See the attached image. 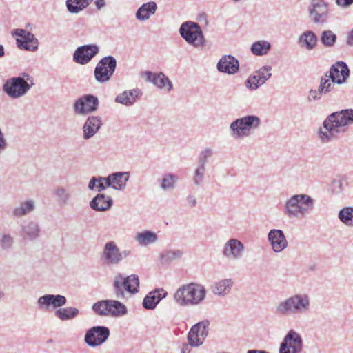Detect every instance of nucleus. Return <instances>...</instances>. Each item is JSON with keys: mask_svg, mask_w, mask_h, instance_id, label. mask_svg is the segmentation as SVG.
<instances>
[{"mask_svg": "<svg viewBox=\"0 0 353 353\" xmlns=\"http://www.w3.org/2000/svg\"><path fill=\"white\" fill-rule=\"evenodd\" d=\"M353 125V109H344L329 114L318 131L321 142L329 143L347 132Z\"/></svg>", "mask_w": 353, "mask_h": 353, "instance_id": "f257e3e1", "label": "nucleus"}, {"mask_svg": "<svg viewBox=\"0 0 353 353\" xmlns=\"http://www.w3.org/2000/svg\"><path fill=\"white\" fill-rule=\"evenodd\" d=\"M314 199L308 194H294L285 201L283 214L289 219H304L314 210Z\"/></svg>", "mask_w": 353, "mask_h": 353, "instance_id": "f03ea898", "label": "nucleus"}, {"mask_svg": "<svg viewBox=\"0 0 353 353\" xmlns=\"http://www.w3.org/2000/svg\"><path fill=\"white\" fill-rule=\"evenodd\" d=\"M207 290L204 285L190 283L179 287L174 294L175 303L181 307L199 305L205 299Z\"/></svg>", "mask_w": 353, "mask_h": 353, "instance_id": "7ed1b4c3", "label": "nucleus"}, {"mask_svg": "<svg viewBox=\"0 0 353 353\" xmlns=\"http://www.w3.org/2000/svg\"><path fill=\"white\" fill-rule=\"evenodd\" d=\"M311 309V300L306 293H296L279 301L275 312L280 316L306 314Z\"/></svg>", "mask_w": 353, "mask_h": 353, "instance_id": "20e7f679", "label": "nucleus"}, {"mask_svg": "<svg viewBox=\"0 0 353 353\" xmlns=\"http://www.w3.org/2000/svg\"><path fill=\"white\" fill-rule=\"evenodd\" d=\"M34 85V78L28 73L23 72L18 77L8 79L2 90L10 98L17 99L26 95Z\"/></svg>", "mask_w": 353, "mask_h": 353, "instance_id": "39448f33", "label": "nucleus"}, {"mask_svg": "<svg viewBox=\"0 0 353 353\" xmlns=\"http://www.w3.org/2000/svg\"><path fill=\"white\" fill-rule=\"evenodd\" d=\"M261 124V120L258 116L249 114L233 121L230 124L229 129L234 139H242L249 137Z\"/></svg>", "mask_w": 353, "mask_h": 353, "instance_id": "423d86ee", "label": "nucleus"}, {"mask_svg": "<svg viewBox=\"0 0 353 353\" xmlns=\"http://www.w3.org/2000/svg\"><path fill=\"white\" fill-rule=\"evenodd\" d=\"M181 37L190 45L194 48H203L206 41L202 29L199 23L194 21H185L179 28Z\"/></svg>", "mask_w": 353, "mask_h": 353, "instance_id": "0eeeda50", "label": "nucleus"}, {"mask_svg": "<svg viewBox=\"0 0 353 353\" xmlns=\"http://www.w3.org/2000/svg\"><path fill=\"white\" fill-rule=\"evenodd\" d=\"M139 288V279L137 274H131L126 277L118 274L114 277L113 291L115 297L118 299L125 298V290L130 294H134L138 292Z\"/></svg>", "mask_w": 353, "mask_h": 353, "instance_id": "6e6552de", "label": "nucleus"}, {"mask_svg": "<svg viewBox=\"0 0 353 353\" xmlns=\"http://www.w3.org/2000/svg\"><path fill=\"white\" fill-rule=\"evenodd\" d=\"M130 255H131L130 250L121 251L117 243L110 241L105 243L101 254V260L105 266L111 267L119 265Z\"/></svg>", "mask_w": 353, "mask_h": 353, "instance_id": "1a4fd4ad", "label": "nucleus"}, {"mask_svg": "<svg viewBox=\"0 0 353 353\" xmlns=\"http://www.w3.org/2000/svg\"><path fill=\"white\" fill-rule=\"evenodd\" d=\"M117 67V61L112 56L102 58L94 69V78L100 83L109 81L114 74Z\"/></svg>", "mask_w": 353, "mask_h": 353, "instance_id": "9d476101", "label": "nucleus"}, {"mask_svg": "<svg viewBox=\"0 0 353 353\" xmlns=\"http://www.w3.org/2000/svg\"><path fill=\"white\" fill-rule=\"evenodd\" d=\"M329 5L325 0H310L307 12L310 20L316 24L327 22L329 17Z\"/></svg>", "mask_w": 353, "mask_h": 353, "instance_id": "9b49d317", "label": "nucleus"}, {"mask_svg": "<svg viewBox=\"0 0 353 353\" xmlns=\"http://www.w3.org/2000/svg\"><path fill=\"white\" fill-rule=\"evenodd\" d=\"M99 105L98 98L92 94H84L77 99L74 104V112L77 115H88L95 112Z\"/></svg>", "mask_w": 353, "mask_h": 353, "instance_id": "f8f14e48", "label": "nucleus"}, {"mask_svg": "<svg viewBox=\"0 0 353 353\" xmlns=\"http://www.w3.org/2000/svg\"><path fill=\"white\" fill-rule=\"evenodd\" d=\"M302 349L301 336L295 330H290L280 345L279 353H301Z\"/></svg>", "mask_w": 353, "mask_h": 353, "instance_id": "ddd939ff", "label": "nucleus"}, {"mask_svg": "<svg viewBox=\"0 0 353 353\" xmlns=\"http://www.w3.org/2000/svg\"><path fill=\"white\" fill-rule=\"evenodd\" d=\"M110 334V330L107 327L94 326L87 330L84 340L88 346L95 347L103 344Z\"/></svg>", "mask_w": 353, "mask_h": 353, "instance_id": "4468645a", "label": "nucleus"}, {"mask_svg": "<svg viewBox=\"0 0 353 353\" xmlns=\"http://www.w3.org/2000/svg\"><path fill=\"white\" fill-rule=\"evenodd\" d=\"M271 71L272 67L270 65L260 68L246 79L245 87L250 90H257L271 77Z\"/></svg>", "mask_w": 353, "mask_h": 353, "instance_id": "2eb2a0df", "label": "nucleus"}, {"mask_svg": "<svg viewBox=\"0 0 353 353\" xmlns=\"http://www.w3.org/2000/svg\"><path fill=\"white\" fill-rule=\"evenodd\" d=\"M245 250V245L240 240L232 238L224 244L222 254L228 260L237 261L243 256Z\"/></svg>", "mask_w": 353, "mask_h": 353, "instance_id": "dca6fc26", "label": "nucleus"}, {"mask_svg": "<svg viewBox=\"0 0 353 353\" xmlns=\"http://www.w3.org/2000/svg\"><path fill=\"white\" fill-rule=\"evenodd\" d=\"M14 34L19 37L16 39L19 48L31 52H34L38 49V39L30 32L24 29H16Z\"/></svg>", "mask_w": 353, "mask_h": 353, "instance_id": "f3484780", "label": "nucleus"}, {"mask_svg": "<svg viewBox=\"0 0 353 353\" xmlns=\"http://www.w3.org/2000/svg\"><path fill=\"white\" fill-rule=\"evenodd\" d=\"M209 325V321H205L199 322L192 327L188 336L190 345L198 347L203 344L208 334V327Z\"/></svg>", "mask_w": 353, "mask_h": 353, "instance_id": "a211bd4d", "label": "nucleus"}, {"mask_svg": "<svg viewBox=\"0 0 353 353\" xmlns=\"http://www.w3.org/2000/svg\"><path fill=\"white\" fill-rule=\"evenodd\" d=\"M98 52L99 47L97 45H84L77 48L73 59L76 63L84 65L89 63Z\"/></svg>", "mask_w": 353, "mask_h": 353, "instance_id": "6ab92c4d", "label": "nucleus"}, {"mask_svg": "<svg viewBox=\"0 0 353 353\" xmlns=\"http://www.w3.org/2000/svg\"><path fill=\"white\" fill-rule=\"evenodd\" d=\"M67 303L65 296L61 294H45L37 299V305L40 310H46L50 306L59 309Z\"/></svg>", "mask_w": 353, "mask_h": 353, "instance_id": "aec40b11", "label": "nucleus"}, {"mask_svg": "<svg viewBox=\"0 0 353 353\" xmlns=\"http://www.w3.org/2000/svg\"><path fill=\"white\" fill-rule=\"evenodd\" d=\"M268 240L275 253L281 252L288 245L283 232L279 229L270 230L268 234Z\"/></svg>", "mask_w": 353, "mask_h": 353, "instance_id": "412c9836", "label": "nucleus"}, {"mask_svg": "<svg viewBox=\"0 0 353 353\" xmlns=\"http://www.w3.org/2000/svg\"><path fill=\"white\" fill-rule=\"evenodd\" d=\"M330 76L332 77L336 84L341 85L345 83L350 77V70L344 61H340L333 64L328 71Z\"/></svg>", "mask_w": 353, "mask_h": 353, "instance_id": "4be33fe9", "label": "nucleus"}, {"mask_svg": "<svg viewBox=\"0 0 353 353\" xmlns=\"http://www.w3.org/2000/svg\"><path fill=\"white\" fill-rule=\"evenodd\" d=\"M130 175L129 172H117L110 174L107 176V185L114 190L123 191L126 188Z\"/></svg>", "mask_w": 353, "mask_h": 353, "instance_id": "5701e85b", "label": "nucleus"}, {"mask_svg": "<svg viewBox=\"0 0 353 353\" xmlns=\"http://www.w3.org/2000/svg\"><path fill=\"white\" fill-rule=\"evenodd\" d=\"M141 77H145L147 81L152 83L159 89L165 88L168 92L172 90L171 81L162 72L153 73L150 71H146L141 74Z\"/></svg>", "mask_w": 353, "mask_h": 353, "instance_id": "b1692460", "label": "nucleus"}, {"mask_svg": "<svg viewBox=\"0 0 353 353\" xmlns=\"http://www.w3.org/2000/svg\"><path fill=\"white\" fill-rule=\"evenodd\" d=\"M239 69V61L232 55L223 56L217 63L218 71L228 74H234L238 72Z\"/></svg>", "mask_w": 353, "mask_h": 353, "instance_id": "393cba45", "label": "nucleus"}, {"mask_svg": "<svg viewBox=\"0 0 353 353\" xmlns=\"http://www.w3.org/2000/svg\"><path fill=\"white\" fill-rule=\"evenodd\" d=\"M142 95V92L139 88L125 90L119 94L115 98V102L125 106H132Z\"/></svg>", "mask_w": 353, "mask_h": 353, "instance_id": "a878e982", "label": "nucleus"}, {"mask_svg": "<svg viewBox=\"0 0 353 353\" xmlns=\"http://www.w3.org/2000/svg\"><path fill=\"white\" fill-rule=\"evenodd\" d=\"M41 229L34 221H25L21 225V236L24 240L34 241L40 236Z\"/></svg>", "mask_w": 353, "mask_h": 353, "instance_id": "bb28decb", "label": "nucleus"}, {"mask_svg": "<svg viewBox=\"0 0 353 353\" xmlns=\"http://www.w3.org/2000/svg\"><path fill=\"white\" fill-rule=\"evenodd\" d=\"M102 125V121L99 117L90 116L86 119L83 126V137L84 139L92 137Z\"/></svg>", "mask_w": 353, "mask_h": 353, "instance_id": "cd10ccee", "label": "nucleus"}, {"mask_svg": "<svg viewBox=\"0 0 353 353\" xmlns=\"http://www.w3.org/2000/svg\"><path fill=\"white\" fill-rule=\"evenodd\" d=\"M167 296V292L163 288H158L149 292L143 301V306L147 310H153L157 304Z\"/></svg>", "mask_w": 353, "mask_h": 353, "instance_id": "c85d7f7f", "label": "nucleus"}, {"mask_svg": "<svg viewBox=\"0 0 353 353\" xmlns=\"http://www.w3.org/2000/svg\"><path fill=\"white\" fill-rule=\"evenodd\" d=\"M52 193L59 205L65 206L71 203L72 193L65 187L57 185L53 188Z\"/></svg>", "mask_w": 353, "mask_h": 353, "instance_id": "c756f323", "label": "nucleus"}, {"mask_svg": "<svg viewBox=\"0 0 353 353\" xmlns=\"http://www.w3.org/2000/svg\"><path fill=\"white\" fill-rule=\"evenodd\" d=\"M317 41V36L312 30L303 32L298 38V43L300 47L308 51L315 48Z\"/></svg>", "mask_w": 353, "mask_h": 353, "instance_id": "7c9ffc66", "label": "nucleus"}, {"mask_svg": "<svg viewBox=\"0 0 353 353\" xmlns=\"http://www.w3.org/2000/svg\"><path fill=\"white\" fill-rule=\"evenodd\" d=\"M35 208V201L34 200H25L12 209V216L14 218H21L32 212Z\"/></svg>", "mask_w": 353, "mask_h": 353, "instance_id": "2f4dec72", "label": "nucleus"}, {"mask_svg": "<svg viewBox=\"0 0 353 353\" xmlns=\"http://www.w3.org/2000/svg\"><path fill=\"white\" fill-rule=\"evenodd\" d=\"M134 240L141 247L154 244L158 241L157 234L151 230H143L134 234Z\"/></svg>", "mask_w": 353, "mask_h": 353, "instance_id": "473e14b6", "label": "nucleus"}, {"mask_svg": "<svg viewBox=\"0 0 353 353\" xmlns=\"http://www.w3.org/2000/svg\"><path fill=\"white\" fill-rule=\"evenodd\" d=\"M112 205V199L110 196L103 194H99L90 202V206L95 211H105Z\"/></svg>", "mask_w": 353, "mask_h": 353, "instance_id": "72a5a7b5", "label": "nucleus"}, {"mask_svg": "<svg viewBox=\"0 0 353 353\" xmlns=\"http://www.w3.org/2000/svg\"><path fill=\"white\" fill-rule=\"evenodd\" d=\"M234 281L232 279H225L214 283L211 288L212 292L219 296H225L230 293Z\"/></svg>", "mask_w": 353, "mask_h": 353, "instance_id": "f704fd0d", "label": "nucleus"}, {"mask_svg": "<svg viewBox=\"0 0 353 353\" xmlns=\"http://www.w3.org/2000/svg\"><path fill=\"white\" fill-rule=\"evenodd\" d=\"M157 9V4L154 1H150L143 3L137 11L136 18L139 21H146L154 14Z\"/></svg>", "mask_w": 353, "mask_h": 353, "instance_id": "c9c22d12", "label": "nucleus"}, {"mask_svg": "<svg viewBox=\"0 0 353 353\" xmlns=\"http://www.w3.org/2000/svg\"><path fill=\"white\" fill-rule=\"evenodd\" d=\"M79 314L77 307H60L54 312V316L62 321H68L76 318Z\"/></svg>", "mask_w": 353, "mask_h": 353, "instance_id": "e433bc0d", "label": "nucleus"}, {"mask_svg": "<svg viewBox=\"0 0 353 353\" xmlns=\"http://www.w3.org/2000/svg\"><path fill=\"white\" fill-rule=\"evenodd\" d=\"M179 179L177 175L167 172L162 175V178L159 180V186L164 191L173 190L175 188L176 182Z\"/></svg>", "mask_w": 353, "mask_h": 353, "instance_id": "4c0bfd02", "label": "nucleus"}, {"mask_svg": "<svg viewBox=\"0 0 353 353\" xmlns=\"http://www.w3.org/2000/svg\"><path fill=\"white\" fill-rule=\"evenodd\" d=\"M335 83H336V81H334L332 77L330 76V73L327 72L321 77L318 88L324 95H326L334 90Z\"/></svg>", "mask_w": 353, "mask_h": 353, "instance_id": "58836bf2", "label": "nucleus"}, {"mask_svg": "<svg viewBox=\"0 0 353 353\" xmlns=\"http://www.w3.org/2000/svg\"><path fill=\"white\" fill-rule=\"evenodd\" d=\"M205 172L206 165L197 162L192 176V181L194 185L200 186L203 183Z\"/></svg>", "mask_w": 353, "mask_h": 353, "instance_id": "ea45409f", "label": "nucleus"}, {"mask_svg": "<svg viewBox=\"0 0 353 353\" xmlns=\"http://www.w3.org/2000/svg\"><path fill=\"white\" fill-rule=\"evenodd\" d=\"M271 48L270 42L261 40L255 41L251 46L250 50L252 53L256 56H263L267 54Z\"/></svg>", "mask_w": 353, "mask_h": 353, "instance_id": "a19ab883", "label": "nucleus"}, {"mask_svg": "<svg viewBox=\"0 0 353 353\" xmlns=\"http://www.w3.org/2000/svg\"><path fill=\"white\" fill-rule=\"evenodd\" d=\"M183 254L181 250H165L161 253L160 259L163 264H170L172 262L179 260Z\"/></svg>", "mask_w": 353, "mask_h": 353, "instance_id": "79ce46f5", "label": "nucleus"}, {"mask_svg": "<svg viewBox=\"0 0 353 353\" xmlns=\"http://www.w3.org/2000/svg\"><path fill=\"white\" fill-rule=\"evenodd\" d=\"M341 223L348 227H353V207H344L338 213Z\"/></svg>", "mask_w": 353, "mask_h": 353, "instance_id": "37998d69", "label": "nucleus"}, {"mask_svg": "<svg viewBox=\"0 0 353 353\" xmlns=\"http://www.w3.org/2000/svg\"><path fill=\"white\" fill-rule=\"evenodd\" d=\"M108 301L109 314L114 316L124 315L127 313L126 307L121 302L115 300Z\"/></svg>", "mask_w": 353, "mask_h": 353, "instance_id": "c03bdc74", "label": "nucleus"}, {"mask_svg": "<svg viewBox=\"0 0 353 353\" xmlns=\"http://www.w3.org/2000/svg\"><path fill=\"white\" fill-rule=\"evenodd\" d=\"M336 35L332 30H324L321 32V41L324 46L331 48L336 43Z\"/></svg>", "mask_w": 353, "mask_h": 353, "instance_id": "a18cd8bd", "label": "nucleus"}, {"mask_svg": "<svg viewBox=\"0 0 353 353\" xmlns=\"http://www.w3.org/2000/svg\"><path fill=\"white\" fill-rule=\"evenodd\" d=\"M66 7L69 12L72 14L79 13L80 11L85 8L86 3L79 1L78 0H67Z\"/></svg>", "mask_w": 353, "mask_h": 353, "instance_id": "49530a36", "label": "nucleus"}, {"mask_svg": "<svg viewBox=\"0 0 353 353\" xmlns=\"http://www.w3.org/2000/svg\"><path fill=\"white\" fill-rule=\"evenodd\" d=\"M93 311L100 316H107L109 314L108 301L103 300L94 303L92 305Z\"/></svg>", "mask_w": 353, "mask_h": 353, "instance_id": "de8ad7c7", "label": "nucleus"}, {"mask_svg": "<svg viewBox=\"0 0 353 353\" xmlns=\"http://www.w3.org/2000/svg\"><path fill=\"white\" fill-rule=\"evenodd\" d=\"M344 190V181L342 179H335L330 184V191L334 194H339Z\"/></svg>", "mask_w": 353, "mask_h": 353, "instance_id": "09e8293b", "label": "nucleus"}, {"mask_svg": "<svg viewBox=\"0 0 353 353\" xmlns=\"http://www.w3.org/2000/svg\"><path fill=\"white\" fill-rule=\"evenodd\" d=\"M213 154L214 150L212 148H204L199 153V159L197 162L206 165L208 162V159L212 157Z\"/></svg>", "mask_w": 353, "mask_h": 353, "instance_id": "8fccbe9b", "label": "nucleus"}, {"mask_svg": "<svg viewBox=\"0 0 353 353\" xmlns=\"http://www.w3.org/2000/svg\"><path fill=\"white\" fill-rule=\"evenodd\" d=\"M14 243L13 237L10 234H0V246L2 249H8L11 248Z\"/></svg>", "mask_w": 353, "mask_h": 353, "instance_id": "3c124183", "label": "nucleus"}, {"mask_svg": "<svg viewBox=\"0 0 353 353\" xmlns=\"http://www.w3.org/2000/svg\"><path fill=\"white\" fill-rule=\"evenodd\" d=\"M323 95L319 88L317 90L311 89L308 92L307 99L310 101H319Z\"/></svg>", "mask_w": 353, "mask_h": 353, "instance_id": "603ef678", "label": "nucleus"}, {"mask_svg": "<svg viewBox=\"0 0 353 353\" xmlns=\"http://www.w3.org/2000/svg\"><path fill=\"white\" fill-rule=\"evenodd\" d=\"M336 4L341 8H348L353 4V0H335Z\"/></svg>", "mask_w": 353, "mask_h": 353, "instance_id": "864d4df0", "label": "nucleus"}, {"mask_svg": "<svg viewBox=\"0 0 353 353\" xmlns=\"http://www.w3.org/2000/svg\"><path fill=\"white\" fill-rule=\"evenodd\" d=\"M186 201L188 203V206L191 208H194L197 204L196 197L192 194H189L187 196Z\"/></svg>", "mask_w": 353, "mask_h": 353, "instance_id": "5fc2aeb1", "label": "nucleus"}, {"mask_svg": "<svg viewBox=\"0 0 353 353\" xmlns=\"http://www.w3.org/2000/svg\"><path fill=\"white\" fill-rule=\"evenodd\" d=\"M346 43L349 46H353V28L347 34Z\"/></svg>", "mask_w": 353, "mask_h": 353, "instance_id": "6e6d98bb", "label": "nucleus"}, {"mask_svg": "<svg viewBox=\"0 0 353 353\" xmlns=\"http://www.w3.org/2000/svg\"><path fill=\"white\" fill-rule=\"evenodd\" d=\"M97 177H92L88 183V189L90 190H93L95 188H97Z\"/></svg>", "mask_w": 353, "mask_h": 353, "instance_id": "4d7b16f0", "label": "nucleus"}, {"mask_svg": "<svg viewBox=\"0 0 353 353\" xmlns=\"http://www.w3.org/2000/svg\"><path fill=\"white\" fill-rule=\"evenodd\" d=\"M95 5L98 10H101L105 6V0H97L95 1Z\"/></svg>", "mask_w": 353, "mask_h": 353, "instance_id": "13d9d810", "label": "nucleus"}, {"mask_svg": "<svg viewBox=\"0 0 353 353\" xmlns=\"http://www.w3.org/2000/svg\"><path fill=\"white\" fill-rule=\"evenodd\" d=\"M108 187H110V185H107V182L106 183H98L97 186V188L99 192H101L104 190H105Z\"/></svg>", "mask_w": 353, "mask_h": 353, "instance_id": "bf43d9fd", "label": "nucleus"}, {"mask_svg": "<svg viewBox=\"0 0 353 353\" xmlns=\"http://www.w3.org/2000/svg\"><path fill=\"white\" fill-rule=\"evenodd\" d=\"M247 353H268V352L265 350H250L247 352Z\"/></svg>", "mask_w": 353, "mask_h": 353, "instance_id": "052dcab7", "label": "nucleus"}, {"mask_svg": "<svg viewBox=\"0 0 353 353\" xmlns=\"http://www.w3.org/2000/svg\"><path fill=\"white\" fill-rule=\"evenodd\" d=\"M97 183H106V180H107V177H101V176H99V177H97Z\"/></svg>", "mask_w": 353, "mask_h": 353, "instance_id": "680f3d73", "label": "nucleus"}, {"mask_svg": "<svg viewBox=\"0 0 353 353\" xmlns=\"http://www.w3.org/2000/svg\"><path fill=\"white\" fill-rule=\"evenodd\" d=\"M4 55V48L2 45H0V57H2Z\"/></svg>", "mask_w": 353, "mask_h": 353, "instance_id": "e2e57ef3", "label": "nucleus"}, {"mask_svg": "<svg viewBox=\"0 0 353 353\" xmlns=\"http://www.w3.org/2000/svg\"><path fill=\"white\" fill-rule=\"evenodd\" d=\"M234 2L236 3L238 1H239L240 0H232Z\"/></svg>", "mask_w": 353, "mask_h": 353, "instance_id": "0e129e2a", "label": "nucleus"}]
</instances>
